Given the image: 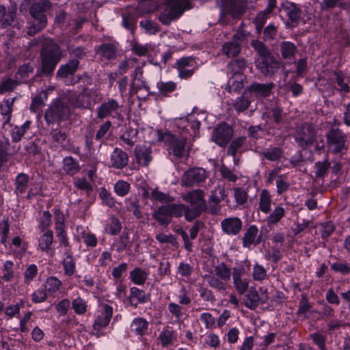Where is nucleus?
Segmentation results:
<instances>
[{
  "label": "nucleus",
  "instance_id": "42",
  "mask_svg": "<svg viewBox=\"0 0 350 350\" xmlns=\"http://www.w3.org/2000/svg\"><path fill=\"white\" fill-rule=\"evenodd\" d=\"M244 78L243 75H232L226 87V90L232 93L241 90L243 87V81Z\"/></svg>",
  "mask_w": 350,
  "mask_h": 350
},
{
  "label": "nucleus",
  "instance_id": "28",
  "mask_svg": "<svg viewBox=\"0 0 350 350\" xmlns=\"http://www.w3.org/2000/svg\"><path fill=\"white\" fill-rule=\"evenodd\" d=\"M15 98L4 100L5 105H0V114L2 116V127L10 124L13 111V106Z\"/></svg>",
  "mask_w": 350,
  "mask_h": 350
},
{
  "label": "nucleus",
  "instance_id": "51",
  "mask_svg": "<svg viewBox=\"0 0 350 350\" xmlns=\"http://www.w3.org/2000/svg\"><path fill=\"white\" fill-rule=\"evenodd\" d=\"M246 142V137L244 136L237 137L232 141L228 150L227 154L233 157L235 161L237 153Z\"/></svg>",
  "mask_w": 350,
  "mask_h": 350
},
{
  "label": "nucleus",
  "instance_id": "43",
  "mask_svg": "<svg viewBox=\"0 0 350 350\" xmlns=\"http://www.w3.org/2000/svg\"><path fill=\"white\" fill-rule=\"evenodd\" d=\"M280 52L283 59L291 60L294 57L297 49V46L291 42H282Z\"/></svg>",
  "mask_w": 350,
  "mask_h": 350
},
{
  "label": "nucleus",
  "instance_id": "9",
  "mask_svg": "<svg viewBox=\"0 0 350 350\" xmlns=\"http://www.w3.org/2000/svg\"><path fill=\"white\" fill-rule=\"evenodd\" d=\"M327 148L329 152L338 154L347 150V138L338 128L331 129L326 134Z\"/></svg>",
  "mask_w": 350,
  "mask_h": 350
},
{
  "label": "nucleus",
  "instance_id": "41",
  "mask_svg": "<svg viewBox=\"0 0 350 350\" xmlns=\"http://www.w3.org/2000/svg\"><path fill=\"white\" fill-rule=\"evenodd\" d=\"M247 66V62L244 59H237L231 61L228 64V69L232 75H243Z\"/></svg>",
  "mask_w": 350,
  "mask_h": 350
},
{
  "label": "nucleus",
  "instance_id": "50",
  "mask_svg": "<svg viewBox=\"0 0 350 350\" xmlns=\"http://www.w3.org/2000/svg\"><path fill=\"white\" fill-rule=\"evenodd\" d=\"M63 169L68 174L74 175L80 170L78 163L72 157H66L63 161Z\"/></svg>",
  "mask_w": 350,
  "mask_h": 350
},
{
  "label": "nucleus",
  "instance_id": "2",
  "mask_svg": "<svg viewBox=\"0 0 350 350\" xmlns=\"http://www.w3.org/2000/svg\"><path fill=\"white\" fill-rule=\"evenodd\" d=\"M252 46L257 52L258 57L256 65L260 72L266 77L273 76L280 68V62L275 57L267 46L259 40H253Z\"/></svg>",
  "mask_w": 350,
  "mask_h": 350
},
{
  "label": "nucleus",
  "instance_id": "49",
  "mask_svg": "<svg viewBox=\"0 0 350 350\" xmlns=\"http://www.w3.org/2000/svg\"><path fill=\"white\" fill-rule=\"evenodd\" d=\"M47 99L46 92L42 91L36 96L33 99L30 105V110L33 113L38 112L44 105V102Z\"/></svg>",
  "mask_w": 350,
  "mask_h": 350
},
{
  "label": "nucleus",
  "instance_id": "25",
  "mask_svg": "<svg viewBox=\"0 0 350 350\" xmlns=\"http://www.w3.org/2000/svg\"><path fill=\"white\" fill-rule=\"evenodd\" d=\"M135 151L137 162L142 166H148L152 159L151 149L146 146H137Z\"/></svg>",
  "mask_w": 350,
  "mask_h": 350
},
{
  "label": "nucleus",
  "instance_id": "19",
  "mask_svg": "<svg viewBox=\"0 0 350 350\" xmlns=\"http://www.w3.org/2000/svg\"><path fill=\"white\" fill-rule=\"evenodd\" d=\"M113 315V308L108 304L102 306L101 314L94 321L93 327L96 331H100L106 327L110 323Z\"/></svg>",
  "mask_w": 350,
  "mask_h": 350
},
{
  "label": "nucleus",
  "instance_id": "39",
  "mask_svg": "<svg viewBox=\"0 0 350 350\" xmlns=\"http://www.w3.org/2000/svg\"><path fill=\"white\" fill-rule=\"evenodd\" d=\"M29 182V176L28 174L25 173H19L16 176L14 181L15 193L17 196L23 194L28 187Z\"/></svg>",
  "mask_w": 350,
  "mask_h": 350
},
{
  "label": "nucleus",
  "instance_id": "10",
  "mask_svg": "<svg viewBox=\"0 0 350 350\" xmlns=\"http://www.w3.org/2000/svg\"><path fill=\"white\" fill-rule=\"evenodd\" d=\"M247 8V0H223L222 10L234 20L241 18Z\"/></svg>",
  "mask_w": 350,
  "mask_h": 350
},
{
  "label": "nucleus",
  "instance_id": "23",
  "mask_svg": "<svg viewBox=\"0 0 350 350\" xmlns=\"http://www.w3.org/2000/svg\"><path fill=\"white\" fill-rule=\"evenodd\" d=\"M142 75V70L139 67H137L131 75L132 82L131 85V92L133 94L137 93L138 90L142 89L146 90H149V87L144 80Z\"/></svg>",
  "mask_w": 350,
  "mask_h": 350
},
{
  "label": "nucleus",
  "instance_id": "48",
  "mask_svg": "<svg viewBox=\"0 0 350 350\" xmlns=\"http://www.w3.org/2000/svg\"><path fill=\"white\" fill-rule=\"evenodd\" d=\"M148 273L139 267L135 268L130 273L131 280L137 285H143L148 277Z\"/></svg>",
  "mask_w": 350,
  "mask_h": 350
},
{
  "label": "nucleus",
  "instance_id": "7",
  "mask_svg": "<svg viewBox=\"0 0 350 350\" xmlns=\"http://www.w3.org/2000/svg\"><path fill=\"white\" fill-rule=\"evenodd\" d=\"M293 136L298 146L306 149L317 139V129L311 124L303 123L296 127Z\"/></svg>",
  "mask_w": 350,
  "mask_h": 350
},
{
  "label": "nucleus",
  "instance_id": "11",
  "mask_svg": "<svg viewBox=\"0 0 350 350\" xmlns=\"http://www.w3.org/2000/svg\"><path fill=\"white\" fill-rule=\"evenodd\" d=\"M122 106L113 98L103 102L96 109L97 118L103 120L107 117L116 118L120 116Z\"/></svg>",
  "mask_w": 350,
  "mask_h": 350
},
{
  "label": "nucleus",
  "instance_id": "40",
  "mask_svg": "<svg viewBox=\"0 0 350 350\" xmlns=\"http://www.w3.org/2000/svg\"><path fill=\"white\" fill-rule=\"evenodd\" d=\"M31 124V121L27 120L21 126H14L10 132L12 142L17 143L20 142L25 133L29 129Z\"/></svg>",
  "mask_w": 350,
  "mask_h": 350
},
{
  "label": "nucleus",
  "instance_id": "46",
  "mask_svg": "<svg viewBox=\"0 0 350 350\" xmlns=\"http://www.w3.org/2000/svg\"><path fill=\"white\" fill-rule=\"evenodd\" d=\"M268 4L265 10L259 12L252 22H265L274 8L276 7V0H267Z\"/></svg>",
  "mask_w": 350,
  "mask_h": 350
},
{
  "label": "nucleus",
  "instance_id": "21",
  "mask_svg": "<svg viewBox=\"0 0 350 350\" xmlns=\"http://www.w3.org/2000/svg\"><path fill=\"white\" fill-rule=\"evenodd\" d=\"M275 88L273 83H253L248 88L247 90L254 94L256 97H267L270 96L272 90Z\"/></svg>",
  "mask_w": 350,
  "mask_h": 350
},
{
  "label": "nucleus",
  "instance_id": "3",
  "mask_svg": "<svg viewBox=\"0 0 350 350\" xmlns=\"http://www.w3.org/2000/svg\"><path fill=\"white\" fill-rule=\"evenodd\" d=\"M272 202L273 200L270 192L267 189H262L259 195L258 210L265 214L269 213L265 219V222L269 227L277 224L285 214L284 208L280 205L275 206L274 210L271 212Z\"/></svg>",
  "mask_w": 350,
  "mask_h": 350
},
{
  "label": "nucleus",
  "instance_id": "59",
  "mask_svg": "<svg viewBox=\"0 0 350 350\" xmlns=\"http://www.w3.org/2000/svg\"><path fill=\"white\" fill-rule=\"evenodd\" d=\"M151 198L162 203H170L174 200V197L161 192L157 189H153L151 191Z\"/></svg>",
  "mask_w": 350,
  "mask_h": 350
},
{
  "label": "nucleus",
  "instance_id": "58",
  "mask_svg": "<svg viewBox=\"0 0 350 350\" xmlns=\"http://www.w3.org/2000/svg\"><path fill=\"white\" fill-rule=\"evenodd\" d=\"M10 147L8 138L0 139V167L8 161V150Z\"/></svg>",
  "mask_w": 350,
  "mask_h": 350
},
{
  "label": "nucleus",
  "instance_id": "30",
  "mask_svg": "<svg viewBox=\"0 0 350 350\" xmlns=\"http://www.w3.org/2000/svg\"><path fill=\"white\" fill-rule=\"evenodd\" d=\"M63 268L65 275L72 276L76 271V261L73 257L72 252L66 250L64 252V258L62 261Z\"/></svg>",
  "mask_w": 350,
  "mask_h": 350
},
{
  "label": "nucleus",
  "instance_id": "55",
  "mask_svg": "<svg viewBox=\"0 0 350 350\" xmlns=\"http://www.w3.org/2000/svg\"><path fill=\"white\" fill-rule=\"evenodd\" d=\"M159 338L161 340L163 347H167V345L172 344L175 340L174 332L170 329H163L159 334Z\"/></svg>",
  "mask_w": 350,
  "mask_h": 350
},
{
  "label": "nucleus",
  "instance_id": "62",
  "mask_svg": "<svg viewBox=\"0 0 350 350\" xmlns=\"http://www.w3.org/2000/svg\"><path fill=\"white\" fill-rule=\"evenodd\" d=\"M62 285V282L55 277L47 278L46 282V288L49 293H55L59 291Z\"/></svg>",
  "mask_w": 350,
  "mask_h": 350
},
{
  "label": "nucleus",
  "instance_id": "32",
  "mask_svg": "<svg viewBox=\"0 0 350 350\" xmlns=\"http://www.w3.org/2000/svg\"><path fill=\"white\" fill-rule=\"evenodd\" d=\"M54 237L52 230H46L42 232L38 239V248L44 252L49 253L51 250Z\"/></svg>",
  "mask_w": 350,
  "mask_h": 350
},
{
  "label": "nucleus",
  "instance_id": "17",
  "mask_svg": "<svg viewBox=\"0 0 350 350\" xmlns=\"http://www.w3.org/2000/svg\"><path fill=\"white\" fill-rule=\"evenodd\" d=\"M280 13L286 16L289 22H298L301 18L302 10L297 4L286 0L282 3Z\"/></svg>",
  "mask_w": 350,
  "mask_h": 350
},
{
  "label": "nucleus",
  "instance_id": "36",
  "mask_svg": "<svg viewBox=\"0 0 350 350\" xmlns=\"http://www.w3.org/2000/svg\"><path fill=\"white\" fill-rule=\"evenodd\" d=\"M17 5L11 4L6 10V8L0 5V22H14L16 16Z\"/></svg>",
  "mask_w": 350,
  "mask_h": 350
},
{
  "label": "nucleus",
  "instance_id": "52",
  "mask_svg": "<svg viewBox=\"0 0 350 350\" xmlns=\"http://www.w3.org/2000/svg\"><path fill=\"white\" fill-rule=\"evenodd\" d=\"M185 211L183 214L185 215V217L187 221H191L196 218L198 217L200 214L206 209L203 208L202 206L197 207L193 206L189 207L185 205Z\"/></svg>",
  "mask_w": 350,
  "mask_h": 350
},
{
  "label": "nucleus",
  "instance_id": "16",
  "mask_svg": "<svg viewBox=\"0 0 350 350\" xmlns=\"http://www.w3.org/2000/svg\"><path fill=\"white\" fill-rule=\"evenodd\" d=\"M196 65L194 57H186L177 60L175 68L178 70L180 79H187L193 75Z\"/></svg>",
  "mask_w": 350,
  "mask_h": 350
},
{
  "label": "nucleus",
  "instance_id": "22",
  "mask_svg": "<svg viewBox=\"0 0 350 350\" xmlns=\"http://www.w3.org/2000/svg\"><path fill=\"white\" fill-rule=\"evenodd\" d=\"M110 161L113 167L122 169L127 165L129 157L126 152L121 148H116L111 154Z\"/></svg>",
  "mask_w": 350,
  "mask_h": 350
},
{
  "label": "nucleus",
  "instance_id": "47",
  "mask_svg": "<svg viewBox=\"0 0 350 350\" xmlns=\"http://www.w3.org/2000/svg\"><path fill=\"white\" fill-rule=\"evenodd\" d=\"M34 71V66L31 63H26L19 66L18 70L14 75V78H16L18 81H21L26 78L29 77V76L33 74Z\"/></svg>",
  "mask_w": 350,
  "mask_h": 350
},
{
  "label": "nucleus",
  "instance_id": "13",
  "mask_svg": "<svg viewBox=\"0 0 350 350\" xmlns=\"http://www.w3.org/2000/svg\"><path fill=\"white\" fill-rule=\"evenodd\" d=\"M233 129L226 123L219 124L213 130L212 140L218 146L225 147L233 136Z\"/></svg>",
  "mask_w": 350,
  "mask_h": 350
},
{
  "label": "nucleus",
  "instance_id": "1",
  "mask_svg": "<svg viewBox=\"0 0 350 350\" xmlns=\"http://www.w3.org/2000/svg\"><path fill=\"white\" fill-rule=\"evenodd\" d=\"M178 128L183 130L181 135L176 136L169 131L163 133L157 131L158 141L163 142L169 146L174 156L176 159H181L188 155V150L186 149L187 135L185 129L189 125L187 119L180 118L176 122Z\"/></svg>",
  "mask_w": 350,
  "mask_h": 350
},
{
  "label": "nucleus",
  "instance_id": "57",
  "mask_svg": "<svg viewBox=\"0 0 350 350\" xmlns=\"http://www.w3.org/2000/svg\"><path fill=\"white\" fill-rule=\"evenodd\" d=\"M159 93L165 96L174 92L176 88V84L173 81L159 82L157 83Z\"/></svg>",
  "mask_w": 350,
  "mask_h": 350
},
{
  "label": "nucleus",
  "instance_id": "64",
  "mask_svg": "<svg viewBox=\"0 0 350 350\" xmlns=\"http://www.w3.org/2000/svg\"><path fill=\"white\" fill-rule=\"evenodd\" d=\"M130 189V184L124 180H118L114 185V190L120 196H126Z\"/></svg>",
  "mask_w": 350,
  "mask_h": 350
},
{
  "label": "nucleus",
  "instance_id": "5",
  "mask_svg": "<svg viewBox=\"0 0 350 350\" xmlns=\"http://www.w3.org/2000/svg\"><path fill=\"white\" fill-rule=\"evenodd\" d=\"M232 276V271L225 262H221L214 267L213 274L205 275L204 278L208 286L219 292H224L227 289Z\"/></svg>",
  "mask_w": 350,
  "mask_h": 350
},
{
  "label": "nucleus",
  "instance_id": "18",
  "mask_svg": "<svg viewBox=\"0 0 350 350\" xmlns=\"http://www.w3.org/2000/svg\"><path fill=\"white\" fill-rule=\"evenodd\" d=\"M244 269L234 267L232 269V280L235 289L240 295H243L249 287L250 280L243 278Z\"/></svg>",
  "mask_w": 350,
  "mask_h": 350
},
{
  "label": "nucleus",
  "instance_id": "61",
  "mask_svg": "<svg viewBox=\"0 0 350 350\" xmlns=\"http://www.w3.org/2000/svg\"><path fill=\"white\" fill-rule=\"evenodd\" d=\"M330 163L327 160L323 161H318L315 163L316 172L315 175L317 178H322L324 176L329 168Z\"/></svg>",
  "mask_w": 350,
  "mask_h": 350
},
{
  "label": "nucleus",
  "instance_id": "63",
  "mask_svg": "<svg viewBox=\"0 0 350 350\" xmlns=\"http://www.w3.org/2000/svg\"><path fill=\"white\" fill-rule=\"evenodd\" d=\"M270 117L273 120V122L276 124L279 125L284 122V114L283 110L279 107H275L270 111Z\"/></svg>",
  "mask_w": 350,
  "mask_h": 350
},
{
  "label": "nucleus",
  "instance_id": "45",
  "mask_svg": "<svg viewBox=\"0 0 350 350\" xmlns=\"http://www.w3.org/2000/svg\"><path fill=\"white\" fill-rule=\"evenodd\" d=\"M21 84V81L16 78L3 77L0 82V94L12 92Z\"/></svg>",
  "mask_w": 350,
  "mask_h": 350
},
{
  "label": "nucleus",
  "instance_id": "24",
  "mask_svg": "<svg viewBox=\"0 0 350 350\" xmlns=\"http://www.w3.org/2000/svg\"><path fill=\"white\" fill-rule=\"evenodd\" d=\"M258 228L255 225L250 226L242 238L243 246L250 248L252 245L258 244L260 242V237H258Z\"/></svg>",
  "mask_w": 350,
  "mask_h": 350
},
{
  "label": "nucleus",
  "instance_id": "54",
  "mask_svg": "<svg viewBox=\"0 0 350 350\" xmlns=\"http://www.w3.org/2000/svg\"><path fill=\"white\" fill-rule=\"evenodd\" d=\"M14 262L7 260L4 262L2 268L3 275L1 279L5 282L11 281L14 277Z\"/></svg>",
  "mask_w": 350,
  "mask_h": 350
},
{
  "label": "nucleus",
  "instance_id": "44",
  "mask_svg": "<svg viewBox=\"0 0 350 350\" xmlns=\"http://www.w3.org/2000/svg\"><path fill=\"white\" fill-rule=\"evenodd\" d=\"M251 104L250 98L245 94L237 97L235 100H232L230 104L237 113L246 111Z\"/></svg>",
  "mask_w": 350,
  "mask_h": 350
},
{
  "label": "nucleus",
  "instance_id": "60",
  "mask_svg": "<svg viewBox=\"0 0 350 350\" xmlns=\"http://www.w3.org/2000/svg\"><path fill=\"white\" fill-rule=\"evenodd\" d=\"M51 214L49 211H44L39 223V228L42 232L46 230H51L49 228L51 224Z\"/></svg>",
  "mask_w": 350,
  "mask_h": 350
},
{
  "label": "nucleus",
  "instance_id": "35",
  "mask_svg": "<svg viewBox=\"0 0 350 350\" xmlns=\"http://www.w3.org/2000/svg\"><path fill=\"white\" fill-rule=\"evenodd\" d=\"M137 129L129 126L126 127L125 131L120 135V139L124 144L129 147H133L137 142Z\"/></svg>",
  "mask_w": 350,
  "mask_h": 350
},
{
  "label": "nucleus",
  "instance_id": "15",
  "mask_svg": "<svg viewBox=\"0 0 350 350\" xmlns=\"http://www.w3.org/2000/svg\"><path fill=\"white\" fill-rule=\"evenodd\" d=\"M248 33L241 32L240 30L234 35L233 38L230 41L226 42L223 44L221 48V53L228 58H232L237 56L241 52V46L238 40L246 36Z\"/></svg>",
  "mask_w": 350,
  "mask_h": 350
},
{
  "label": "nucleus",
  "instance_id": "14",
  "mask_svg": "<svg viewBox=\"0 0 350 350\" xmlns=\"http://www.w3.org/2000/svg\"><path fill=\"white\" fill-rule=\"evenodd\" d=\"M206 171L202 167L191 168L184 173L182 183L186 187H191L204 181L207 178Z\"/></svg>",
  "mask_w": 350,
  "mask_h": 350
},
{
  "label": "nucleus",
  "instance_id": "20",
  "mask_svg": "<svg viewBox=\"0 0 350 350\" xmlns=\"http://www.w3.org/2000/svg\"><path fill=\"white\" fill-rule=\"evenodd\" d=\"M243 223L237 217H228L221 222L222 231L228 235H237L242 228Z\"/></svg>",
  "mask_w": 350,
  "mask_h": 350
},
{
  "label": "nucleus",
  "instance_id": "37",
  "mask_svg": "<svg viewBox=\"0 0 350 350\" xmlns=\"http://www.w3.org/2000/svg\"><path fill=\"white\" fill-rule=\"evenodd\" d=\"M152 217L157 221L160 225L163 226H167L172 221V218L165 205L159 207L158 209L153 213Z\"/></svg>",
  "mask_w": 350,
  "mask_h": 350
},
{
  "label": "nucleus",
  "instance_id": "31",
  "mask_svg": "<svg viewBox=\"0 0 350 350\" xmlns=\"http://www.w3.org/2000/svg\"><path fill=\"white\" fill-rule=\"evenodd\" d=\"M332 80L337 84V90L340 92L349 93L350 88L348 85L349 79L345 77L344 74L340 70H334L332 74Z\"/></svg>",
  "mask_w": 350,
  "mask_h": 350
},
{
  "label": "nucleus",
  "instance_id": "26",
  "mask_svg": "<svg viewBox=\"0 0 350 350\" xmlns=\"http://www.w3.org/2000/svg\"><path fill=\"white\" fill-rule=\"evenodd\" d=\"M183 200L189 203L193 206L201 207L206 208V202L203 197V193L200 190H194L188 192L183 197Z\"/></svg>",
  "mask_w": 350,
  "mask_h": 350
},
{
  "label": "nucleus",
  "instance_id": "33",
  "mask_svg": "<svg viewBox=\"0 0 350 350\" xmlns=\"http://www.w3.org/2000/svg\"><path fill=\"white\" fill-rule=\"evenodd\" d=\"M148 299V298L143 290H140L137 287L131 288L129 300L131 306L137 308L139 304H144Z\"/></svg>",
  "mask_w": 350,
  "mask_h": 350
},
{
  "label": "nucleus",
  "instance_id": "56",
  "mask_svg": "<svg viewBox=\"0 0 350 350\" xmlns=\"http://www.w3.org/2000/svg\"><path fill=\"white\" fill-rule=\"evenodd\" d=\"M167 211H169L171 218L172 217H180L183 215L185 211V204H170V202L165 205Z\"/></svg>",
  "mask_w": 350,
  "mask_h": 350
},
{
  "label": "nucleus",
  "instance_id": "29",
  "mask_svg": "<svg viewBox=\"0 0 350 350\" xmlns=\"http://www.w3.org/2000/svg\"><path fill=\"white\" fill-rule=\"evenodd\" d=\"M283 150L278 146H270L267 148L259 152V155L262 159H267L269 161H279L282 155Z\"/></svg>",
  "mask_w": 350,
  "mask_h": 350
},
{
  "label": "nucleus",
  "instance_id": "53",
  "mask_svg": "<svg viewBox=\"0 0 350 350\" xmlns=\"http://www.w3.org/2000/svg\"><path fill=\"white\" fill-rule=\"evenodd\" d=\"M122 228L120 221L115 217H111L105 226V232L111 235L118 234Z\"/></svg>",
  "mask_w": 350,
  "mask_h": 350
},
{
  "label": "nucleus",
  "instance_id": "38",
  "mask_svg": "<svg viewBox=\"0 0 350 350\" xmlns=\"http://www.w3.org/2000/svg\"><path fill=\"white\" fill-rule=\"evenodd\" d=\"M79 64V61L77 59H71L65 65H62L59 67L57 75L62 78H66L69 75H72L77 71Z\"/></svg>",
  "mask_w": 350,
  "mask_h": 350
},
{
  "label": "nucleus",
  "instance_id": "12",
  "mask_svg": "<svg viewBox=\"0 0 350 350\" xmlns=\"http://www.w3.org/2000/svg\"><path fill=\"white\" fill-rule=\"evenodd\" d=\"M246 298L245 306L247 308L254 310L260 304H265L268 301L267 290L260 287L258 291H256L254 288L252 287L250 288Z\"/></svg>",
  "mask_w": 350,
  "mask_h": 350
},
{
  "label": "nucleus",
  "instance_id": "34",
  "mask_svg": "<svg viewBox=\"0 0 350 350\" xmlns=\"http://www.w3.org/2000/svg\"><path fill=\"white\" fill-rule=\"evenodd\" d=\"M148 326L149 323L146 319L142 317H137L132 321L131 329L136 335L142 336L147 333Z\"/></svg>",
  "mask_w": 350,
  "mask_h": 350
},
{
  "label": "nucleus",
  "instance_id": "6",
  "mask_svg": "<svg viewBox=\"0 0 350 350\" xmlns=\"http://www.w3.org/2000/svg\"><path fill=\"white\" fill-rule=\"evenodd\" d=\"M62 55L58 44L52 42L46 43L41 52L42 72L46 75L53 73Z\"/></svg>",
  "mask_w": 350,
  "mask_h": 350
},
{
  "label": "nucleus",
  "instance_id": "8",
  "mask_svg": "<svg viewBox=\"0 0 350 350\" xmlns=\"http://www.w3.org/2000/svg\"><path fill=\"white\" fill-rule=\"evenodd\" d=\"M70 113V107L60 100H56L46 109L44 120L47 124L59 123L68 118Z\"/></svg>",
  "mask_w": 350,
  "mask_h": 350
},
{
  "label": "nucleus",
  "instance_id": "27",
  "mask_svg": "<svg viewBox=\"0 0 350 350\" xmlns=\"http://www.w3.org/2000/svg\"><path fill=\"white\" fill-rule=\"evenodd\" d=\"M96 53L103 59H114L116 57L117 46L114 43H103L98 47Z\"/></svg>",
  "mask_w": 350,
  "mask_h": 350
},
{
  "label": "nucleus",
  "instance_id": "4",
  "mask_svg": "<svg viewBox=\"0 0 350 350\" xmlns=\"http://www.w3.org/2000/svg\"><path fill=\"white\" fill-rule=\"evenodd\" d=\"M31 17L36 22H48L57 12L56 4L50 0H25Z\"/></svg>",
  "mask_w": 350,
  "mask_h": 350
}]
</instances>
